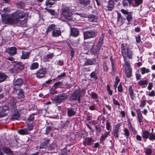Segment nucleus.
Wrapping results in <instances>:
<instances>
[{"instance_id":"nucleus-1","label":"nucleus","mask_w":155,"mask_h":155,"mask_svg":"<svg viewBox=\"0 0 155 155\" xmlns=\"http://www.w3.org/2000/svg\"><path fill=\"white\" fill-rule=\"evenodd\" d=\"M17 101L14 97L11 98L8 102L9 111L11 112L10 120H18L21 114L17 109Z\"/></svg>"},{"instance_id":"nucleus-2","label":"nucleus","mask_w":155,"mask_h":155,"mask_svg":"<svg viewBox=\"0 0 155 155\" xmlns=\"http://www.w3.org/2000/svg\"><path fill=\"white\" fill-rule=\"evenodd\" d=\"M85 92L86 90L85 89H81L79 86H78L77 88L75 89L70 94L69 97V100L71 102L77 101L80 104L81 98L83 95H85Z\"/></svg>"},{"instance_id":"nucleus-3","label":"nucleus","mask_w":155,"mask_h":155,"mask_svg":"<svg viewBox=\"0 0 155 155\" xmlns=\"http://www.w3.org/2000/svg\"><path fill=\"white\" fill-rule=\"evenodd\" d=\"M25 13L21 10L16 11L12 13V17L13 19L15 25H16L18 22L20 24L25 25L27 22L26 18H25Z\"/></svg>"},{"instance_id":"nucleus-4","label":"nucleus","mask_w":155,"mask_h":155,"mask_svg":"<svg viewBox=\"0 0 155 155\" xmlns=\"http://www.w3.org/2000/svg\"><path fill=\"white\" fill-rule=\"evenodd\" d=\"M62 16L66 20L71 21L74 20L73 18L76 20V15L74 14V12L72 9L68 6H64L61 9Z\"/></svg>"},{"instance_id":"nucleus-5","label":"nucleus","mask_w":155,"mask_h":155,"mask_svg":"<svg viewBox=\"0 0 155 155\" xmlns=\"http://www.w3.org/2000/svg\"><path fill=\"white\" fill-rule=\"evenodd\" d=\"M121 55L124 60H126L127 57L129 59H132L133 54V51L128 48H126V46L123 43L121 44Z\"/></svg>"},{"instance_id":"nucleus-6","label":"nucleus","mask_w":155,"mask_h":155,"mask_svg":"<svg viewBox=\"0 0 155 155\" xmlns=\"http://www.w3.org/2000/svg\"><path fill=\"white\" fill-rule=\"evenodd\" d=\"M24 82L23 79L21 78H18L15 79L13 82V89L12 93L14 94L17 93L19 89H20Z\"/></svg>"},{"instance_id":"nucleus-7","label":"nucleus","mask_w":155,"mask_h":155,"mask_svg":"<svg viewBox=\"0 0 155 155\" xmlns=\"http://www.w3.org/2000/svg\"><path fill=\"white\" fill-rule=\"evenodd\" d=\"M97 33L98 31L94 29L84 31L83 33L84 39L85 40L95 38Z\"/></svg>"},{"instance_id":"nucleus-8","label":"nucleus","mask_w":155,"mask_h":155,"mask_svg":"<svg viewBox=\"0 0 155 155\" xmlns=\"http://www.w3.org/2000/svg\"><path fill=\"white\" fill-rule=\"evenodd\" d=\"M2 22L4 24L15 25L13 19L11 15L7 14H2Z\"/></svg>"},{"instance_id":"nucleus-9","label":"nucleus","mask_w":155,"mask_h":155,"mask_svg":"<svg viewBox=\"0 0 155 155\" xmlns=\"http://www.w3.org/2000/svg\"><path fill=\"white\" fill-rule=\"evenodd\" d=\"M68 96V95L66 93L58 94L54 97V101L56 104H60L67 99Z\"/></svg>"},{"instance_id":"nucleus-10","label":"nucleus","mask_w":155,"mask_h":155,"mask_svg":"<svg viewBox=\"0 0 155 155\" xmlns=\"http://www.w3.org/2000/svg\"><path fill=\"white\" fill-rule=\"evenodd\" d=\"M48 69L46 67H41L38 70L35 74L36 77L38 79H41L45 77L47 73Z\"/></svg>"},{"instance_id":"nucleus-11","label":"nucleus","mask_w":155,"mask_h":155,"mask_svg":"<svg viewBox=\"0 0 155 155\" xmlns=\"http://www.w3.org/2000/svg\"><path fill=\"white\" fill-rule=\"evenodd\" d=\"M120 12L124 15H127L125 19H126L127 20L128 24H130L133 19L132 15L133 12H129L127 10L124 9H121Z\"/></svg>"},{"instance_id":"nucleus-12","label":"nucleus","mask_w":155,"mask_h":155,"mask_svg":"<svg viewBox=\"0 0 155 155\" xmlns=\"http://www.w3.org/2000/svg\"><path fill=\"white\" fill-rule=\"evenodd\" d=\"M121 125V123H118L114 126V128L113 129L112 134L115 139H117L119 137V130Z\"/></svg>"},{"instance_id":"nucleus-13","label":"nucleus","mask_w":155,"mask_h":155,"mask_svg":"<svg viewBox=\"0 0 155 155\" xmlns=\"http://www.w3.org/2000/svg\"><path fill=\"white\" fill-rule=\"evenodd\" d=\"M101 47L97 45H94L91 48L90 51L92 54L96 55L99 54L101 51Z\"/></svg>"},{"instance_id":"nucleus-14","label":"nucleus","mask_w":155,"mask_h":155,"mask_svg":"<svg viewBox=\"0 0 155 155\" xmlns=\"http://www.w3.org/2000/svg\"><path fill=\"white\" fill-rule=\"evenodd\" d=\"M61 35V32L59 28L56 27L52 31L51 36L53 37H58Z\"/></svg>"},{"instance_id":"nucleus-15","label":"nucleus","mask_w":155,"mask_h":155,"mask_svg":"<svg viewBox=\"0 0 155 155\" xmlns=\"http://www.w3.org/2000/svg\"><path fill=\"white\" fill-rule=\"evenodd\" d=\"M15 64L14 65V66L16 68L17 70L22 71L25 68V64L22 63L20 61H15Z\"/></svg>"},{"instance_id":"nucleus-16","label":"nucleus","mask_w":155,"mask_h":155,"mask_svg":"<svg viewBox=\"0 0 155 155\" xmlns=\"http://www.w3.org/2000/svg\"><path fill=\"white\" fill-rule=\"evenodd\" d=\"M135 110L137 115V120L140 124H141V123L142 122L143 117L141 113L140 109V108L135 109Z\"/></svg>"},{"instance_id":"nucleus-17","label":"nucleus","mask_w":155,"mask_h":155,"mask_svg":"<svg viewBox=\"0 0 155 155\" xmlns=\"http://www.w3.org/2000/svg\"><path fill=\"white\" fill-rule=\"evenodd\" d=\"M50 139L44 138V140L41 143L39 146L40 149L46 148L50 142Z\"/></svg>"},{"instance_id":"nucleus-18","label":"nucleus","mask_w":155,"mask_h":155,"mask_svg":"<svg viewBox=\"0 0 155 155\" xmlns=\"http://www.w3.org/2000/svg\"><path fill=\"white\" fill-rule=\"evenodd\" d=\"M8 54L12 56L15 55L17 53V48L15 47H11L8 48L7 50Z\"/></svg>"},{"instance_id":"nucleus-19","label":"nucleus","mask_w":155,"mask_h":155,"mask_svg":"<svg viewBox=\"0 0 155 155\" xmlns=\"http://www.w3.org/2000/svg\"><path fill=\"white\" fill-rule=\"evenodd\" d=\"M117 22L120 23L121 25H123L124 23L125 18H123L121 13L118 12H117Z\"/></svg>"},{"instance_id":"nucleus-20","label":"nucleus","mask_w":155,"mask_h":155,"mask_svg":"<svg viewBox=\"0 0 155 155\" xmlns=\"http://www.w3.org/2000/svg\"><path fill=\"white\" fill-rule=\"evenodd\" d=\"M54 56L53 53H50L49 54H47L43 57V61L45 62H49L50 60Z\"/></svg>"},{"instance_id":"nucleus-21","label":"nucleus","mask_w":155,"mask_h":155,"mask_svg":"<svg viewBox=\"0 0 155 155\" xmlns=\"http://www.w3.org/2000/svg\"><path fill=\"white\" fill-rule=\"evenodd\" d=\"M93 141V139L91 137H86L83 141V145L84 147L86 146H90Z\"/></svg>"},{"instance_id":"nucleus-22","label":"nucleus","mask_w":155,"mask_h":155,"mask_svg":"<svg viewBox=\"0 0 155 155\" xmlns=\"http://www.w3.org/2000/svg\"><path fill=\"white\" fill-rule=\"evenodd\" d=\"M96 62V60L94 58L87 59L84 66L91 65L95 64Z\"/></svg>"},{"instance_id":"nucleus-23","label":"nucleus","mask_w":155,"mask_h":155,"mask_svg":"<svg viewBox=\"0 0 155 155\" xmlns=\"http://www.w3.org/2000/svg\"><path fill=\"white\" fill-rule=\"evenodd\" d=\"M110 131H106L101 137L100 138V142L103 143L108 137L110 134Z\"/></svg>"},{"instance_id":"nucleus-24","label":"nucleus","mask_w":155,"mask_h":155,"mask_svg":"<svg viewBox=\"0 0 155 155\" xmlns=\"http://www.w3.org/2000/svg\"><path fill=\"white\" fill-rule=\"evenodd\" d=\"M2 150L3 152L7 155H14V153L12 152L11 150L7 147H2Z\"/></svg>"},{"instance_id":"nucleus-25","label":"nucleus","mask_w":155,"mask_h":155,"mask_svg":"<svg viewBox=\"0 0 155 155\" xmlns=\"http://www.w3.org/2000/svg\"><path fill=\"white\" fill-rule=\"evenodd\" d=\"M115 3L113 1L110 0H109L107 5V10L109 11H112L114 7Z\"/></svg>"},{"instance_id":"nucleus-26","label":"nucleus","mask_w":155,"mask_h":155,"mask_svg":"<svg viewBox=\"0 0 155 155\" xmlns=\"http://www.w3.org/2000/svg\"><path fill=\"white\" fill-rule=\"evenodd\" d=\"M104 34L102 33L101 35L98 39V41L96 44V45H98L101 47H102L103 44L104 39Z\"/></svg>"},{"instance_id":"nucleus-27","label":"nucleus","mask_w":155,"mask_h":155,"mask_svg":"<svg viewBox=\"0 0 155 155\" xmlns=\"http://www.w3.org/2000/svg\"><path fill=\"white\" fill-rule=\"evenodd\" d=\"M150 133L147 130H145L142 131V136L144 139V142H146V140L149 138Z\"/></svg>"},{"instance_id":"nucleus-28","label":"nucleus","mask_w":155,"mask_h":155,"mask_svg":"<svg viewBox=\"0 0 155 155\" xmlns=\"http://www.w3.org/2000/svg\"><path fill=\"white\" fill-rule=\"evenodd\" d=\"M56 27V25L54 24H51L49 25L47 27L45 34L47 35L48 32L53 31Z\"/></svg>"},{"instance_id":"nucleus-29","label":"nucleus","mask_w":155,"mask_h":155,"mask_svg":"<svg viewBox=\"0 0 155 155\" xmlns=\"http://www.w3.org/2000/svg\"><path fill=\"white\" fill-rule=\"evenodd\" d=\"M19 92L17 94V97L18 99H23L25 98L24 90L19 89Z\"/></svg>"},{"instance_id":"nucleus-30","label":"nucleus","mask_w":155,"mask_h":155,"mask_svg":"<svg viewBox=\"0 0 155 155\" xmlns=\"http://www.w3.org/2000/svg\"><path fill=\"white\" fill-rule=\"evenodd\" d=\"M79 33V31L78 28H71V34L74 37L77 36Z\"/></svg>"},{"instance_id":"nucleus-31","label":"nucleus","mask_w":155,"mask_h":155,"mask_svg":"<svg viewBox=\"0 0 155 155\" xmlns=\"http://www.w3.org/2000/svg\"><path fill=\"white\" fill-rule=\"evenodd\" d=\"M30 52L28 51H22V55L21 58L22 59H27L29 58L30 55Z\"/></svg>"},{"instance_id":"nucleus-32","label":"nucleus","mask_w":155,"mask_h":155,"mask_svg":"<svg viewBox=\"0 0 155 155\" xmlns=\"http://www.w3.org/2000/svg\"><path fill=\"white\" fill-rule=\"evenodd\" d=\"M18 133L21 135H25L28 134V130L26 128L21 129L18 130Z\"/></svg>"},{"instance_id":"nucleus-33","label":"nucleus","mask_w":155,"mask_h":155,"mask_svg":"<svg viewBox=\"0 0 155 155\" xmlns=\"http://www.w3.org/2000/svg\"><path fill=\"white\" fill-rule=\"evenodd\" d=\"M55 3V1L54 0H47L45 2L46 8H51Z\"/></svg>"},{"instance_id":"nucleus-34","label":"nucleus","mask_w":155,"mask_h":155,"mask_svg":"<svg viewBox=\"0 0 155 155\" xmlns=\"http://www.w3.org/2000/svg\"><path fill=\"white\" fill-rule=\"evenodd\" d=\"M8 76L5 73L0 72V83L4 81Z\"/></svg>"},{"instance_id":"nucleus-35","label":"nucleus","mask_w":155,"mask_h":155,"mask_svg":"<svg viewBox=\"0 0 155 155\" xmlns=\"http://www.w3.org/2000/svg\"><path fill=\"white\" fill-rule=\"evenodd\" d=\"M87 18L90 21L92 22H96L97 20V17L94 15L91 14L87 16Z\"/></svg>"},{"instance_id":"nucleus-36","label":"nucleus","mask_w":155,"mask_h":155,"mask_svg":"<svg viewBox=\"0 0 155 155\" xmlns=\"http://www.w3.org/2000/svg\"><path fill=\"white\" fill-rule=\"evenodd\" d=\"M128 91L130 92V95L131 99L133 100L134 99L135 96L133 90L132 89V87L130 86L129 87Z\"/></svg>"},{"instance_id":"nucleus-37","label":"nucleus","mask_w":155,"mask_h":155,"mask_svg":"<svg viewBox=\"0 0 155 155\" xmlns=\"http://www.w3.org/2000/svg\"><path fill=\"white\" fill-rule=\"evenodd\" d=\"M63 85L62 82L61 81H58L55 83L53 85V87L55 89L61 87Z\"/></svg>"},{"instance_id":"nucleus-38","label":"nucleus","mask_w":155,"mask_h":155,"mask_svg":"<svg viewBox=\"0 0 155 155\" xmlns=\"http://www.w3.org/2000/svg\"><path fill=\"white\" fill-rule=\"evenodd\" d=\"M95 41L94 40L88 41L86 42L87 46V47L89 48H91L93 47L95 44Z\"/></svg>"},{"instance_id":"nucleus-39","label":"nucleus","mask_w":155,"mask_h":155,"mask_svg":"<svg viewBox=\"0 0 155 155\" xmlns=\"http://www.w3.org/2000/svg\"><path fill=\"white\" fill-rule=\"evenodd\" d=\"M67 113L68 116L69 117L74 115L76 114L75 111L72 108L68 109Z\"/></svg>"},{"instance_id":"nucleus-40","label":"nucleus","mask_w":155,"mask_h":155,"mask_svg":"<svg viewBox=\"0 0 155 155\" xmlns=\"http://www.w3.org/2000/svg\"><path fill=\"white\" fill-rule=\"evenodd\" d=\"M80 3L84 6L88 5L90 3V0H78Z\"/></svg>"},{"instance_id":"nucleus-41","label":"nucleus","mask_w":155,"mask_h":155,"mask_svg":"<svg viewBox=\"0 0 155 155\" xmlns=\"http://www.w3.org/2000/svg\"><path fill=\"white\" fill-rule=\"evenodd\" d=\"M132 70L131 68H127L126 69L125 73L126 74V77L128 78H129L132 76Z\"/></svg>"},{"instance_id":"nucleus-42","label":"nucleus","mask_w":155,"mask_h":155,"mask_svg":"<svg viewBox=\"0 0 155 155\" xmlns=\"http://www.w3.org/2000/svg\"><path fill=\"white\" fill-rule=\"evenodd\" d=\"M39 67V64L38 62H34L30 66V68L31 70L36 69Z\"/></svg>"},{"instance_id":"nucleus-43","label":"nucleus","mask_w":155,"mask_h":155,"mask_svg":"<svg viewBox=\"0 0 155 155\" xmlns=\"http://www.w3.org/2000/svg\"><path fill=\"white\" fill-rule=\"evenodd\" d=\"M35 117L34 113L31 114L27 119V122L28 123H34Z\"/></svg>"},{"instance_id":"nucleus-44","label":"nucleus","mask_w":155,"mask_h":155,"mask_svg":"<svg viewBox=\"0 0 155 155\" xmlns=\"http://www.w3.org/2000/svg\"><path fill=\"white\" fill-rule=\"evenodd\" d=\"M90 76L91 78H92L95 80H96L98 79L95 71L91 72L90 75Z\"/></svg>"},{"instance_id":"nucleus-45","label":"nucleus","mask_w":155,"mask_h":155,"mask_svg":"<svg viewBox=\"0 0 155 155\" xmlns=\"http://www.w3.org/2000/svg\"><path fill=\"white\" fill-rule=\"evenodd\" d=\"M150 72V71L149 68H146L145 67H143L141 68V73L142 75L149 73Z\"/></svg>"},{"instance_id":"nucleus-46","label":"nucleus","mask_w":155,"mask_h":155,"mask_svg":"<svg viewBox=\"0 0 155 155\" xmlns=\"http://www.w3.org/2000/svg\"><path fill=\"white\" fill-rule=\"evenodd\" d=\"M2 110L3 111H6L8 110L9 111V106L8 102L6 103L4 105L2 106Z\"/></svg>"},{"instance_id":"nucleus-47","label":"nucleus","mask_w":155,"mask_h":155,"mask_svg":"<svg viewBox=\"0 0 155 155\" xmlns=\"http://www.w3.org/2000/svg\"><path fill=\"white\" fill-rule=\"evenodd\" d=\"M102 127V126L100 125H96L95 126V128L96 130V134H99L101 133Z\"/></svg>"},{"instance_id":"nucleus-48","label":"nucleus","mask_w":155,"mask_h":155,"mask_svg":"<svg viewBox=\"0 0 155 155\" xmlns=\"http://www.w3.org/2000/svg\"><path fill=\"white\" fill-rule=\"evenodd\" d=\"M138 84L141 86L147 85L148 83V81L147 80H140L138 82Z\"/></svg>"},{"instance_id":"nucleus-49","label":"nucleus","mask_w":155,"mask_h":155,"mask_svg":"<svg viewBox=\"0 0 155 155\" xmlns=\"http://www.w3.org/2000/svg\"><path fill=\"white\" fill-rule=\"evenodd\" d=\"M124 135L126 137L127 139H128L130 135V132L129 130L127 128H124Z\"/></svg>"},{"instance_id":"nucleus-50","label":"nucleus","mask_w":155,"mask_h":155,"mask_svg":"<svg viewBox=\"0 0 155 155\" xmlns=\"http://www.w3.org/2000/svg\"><path fill=\"white\" fill-rule=\"evenodd\" d=\"M45 9L46 11L50 13L51 15H55L56 14L55 10L51 9L48 8H45Z\"/></svg>"},{"instance_id":"nucleus-51","label":"nucleus","mask_w":155,"mask_h":155,"mask_svg":"<svg viewBox=\"0 0 155 155\" xmlns=\"http://www.w3.org/2000/svg\"><path fill=\"white\" fill-rule=\"evenodd\" d=\"M17 6L19 8L24 9L25 7V4L24 2H20L18 3Z\"/></svg>"},{"instance_id":"nucleus-52","label":"nucleus","mask_w":155,"mask_h":155,"mask_svg":"<svg viewBox=\"0 0 155 155\" xmlns=\"http://www.w3.org/2000/svg\"><path fill=\"white\" fill-rule=\"evenodd\" d=\"M112 100L115 106H117L118 108H119L120 105L119 101L114 98H113Z\"/></svg>"},{"instance_id":"nucleus-53","label":"nucleus","mask_w":155,"mask_h":155,"mask_svg":"<svg viewBox=\"0 0 155 155\" xmlns=\"http://www.w3.org/2000/svg\"><path fill=\"white\" fill-rule=\"evenodd\" d=\"M149 139L151 141H153L155 140V133H150L149 137Z\"/></svg>"},{"instance_id":"nucleus-54","label":"nucleus","mask_w":155,"mask_h":155,"mask_svg":"<svg viewBox=\"0 0 155 155\" xmlns=\"http://www.w3.org/2000/svg\"><path fill=\"white\" fill-rule=\"evenodd\" d=\"M144 152L146 155H150L152 153V150L150 148H147L146 149Z\"/></svg>"},{"instance_id":"nucleus-55","label":"nucleus","mask_w":155,"mask_h":155,"mask_svg":"<svg viewBox=\"0 0 155 155\" xmlns=\"http://www.w3.org/2000/svg\"><path fill=\"white\" fill-rule=\"evenodd\" d=\"M103 68L104 71L107 72L108 70V68L105 62L103 63Z\"/></svg>"},{"instance_id":"nucleus-56","label":"nucleus","mask_w":155,"mask_h":155,"mask_svg":"<svg viewBox=\"0 0 155 155\" xmlns=\"http://www.w3.org/2000/svg\"><path fill=\"white\" fill-rule=\"evenodd\" d=\"M33 124L32 123H28L27 126L28 130L29 131H31L33 128Z\"/></svg>"},{"instance_id":"nucleus-57","label":"nucleus","mask_w":155,"mask_h":155,"mask_svg":"<svg viewBox=\"0 0 155 155\" xmlns=\"http://www.w3.org/2000/svg\"><path fill=\"white\" fill-rule=\"evenodd\" d=\"M146 104V101L145 100H143L140 105V107L141 108L144 107Z\"/></svg>"},{"instance_id":"nucleus-58","label":"nucleus","mask_w":155,"mask_h":155,"mask_svg":"<svg viewBox=\"0 0 155 155\" xmlns=\"http://www.w3.org/2000/svg\"><path fill=\"white\" fill-rule=\"evenodd\" d=\"M51 130L52 128L51 126L47 127L45 130V134H48Z\"/></svg>"},{"instance_id":"nucleus-59","label":"nucleus","mask_w":155,"mask_h":155,"mask_svg":"<svg viewBox=\"0 0 155 155\" xmlns=\"http://www.w3.org/2000/svg\"><path fill=\"white\" fill-rule=\"evenodd\" d=\"M135 5L138 6L142 3L143 0H135Z\"/></svg>"},{"instance_id":"nucleus-60","label":"nucleus","mask_w":155,"mask_h":155,"mask_svg":"<svg viewBox=\"0 0 155 155\" xmlns=\"http://www.w3.org/2000/svg\"><path fill=\"white\" fill-rule=\"evenodd\" d=\"M106 128L107 130H109V131L111 130V127L110 124L108 122V121H107L106 123Z\"/></svg>"},{"instance_id":"nucleus-61","label":"nucleus","mask_w":155,"mask_h":155,"mask_svg":"<svg viewBox=\"0 0 155 155\" xmlns=\"http://www.w3.org/2000/svg\"><path fill=\"white\" fill-rule=\"evenodd\" d=\"M91 97L94 99H96L98 98V95L97 94L94 92H92L91 94Z\"/></svg>"},{"instance_id":"nucleus-62","label":"nucleus","mask_w":155,"mask_h":155,"mask_svg":"<svg viewBox=\"0 0 155 155\" xmlns=\"http://www.w3.org/2000/svg\"><path fill=\"white\" fill-rule=\"evenodd\" d=\"M117 90L118 92H121L123 91V87L121 84H120L117 87Z\"/></svg>"},{"instance_id":"nucleus-63","label":"nucleus","mask_w":155,"mask_h":155,"mask_svg":"<svg viewBox=\"0 0 155 155\" xmlns=\"http://www.w3.org/2000/svg\"><path fill=\"white\" fill-rule=\"evenodd\" d=\"M140 36L138 35L137 36L135 37L136 42L137 43H139L141 41Z\"/></svg>"},{"instance_id":"nucleus-64","label":"nucleus","mask_w":155,"mask_h":155,"mask_svg":"<svg viewBox=\"0 0 155 155\" xmlns=\"http://www.w3.org/2000/svg\"><path fill=\"white\" fill-rule=\"evenodd\" d=\"M4 12H10V8L9 7L4 8L3 9Z\"/></svg>"}]
</instances>
